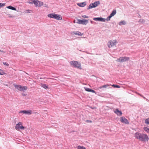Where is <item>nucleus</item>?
<instances>
[{"label": "nucleus", "mask_w": 149, "mask_h": 149, "mask_svg": "<svg viewBox=\"0 0 149 149\" xmlns=\"http://www.w3.org/2000/svg\"><path fill=\"white\" fill-rule=\"evenodd\" d=\"M134 137L136 139L142 142L147 141L149 139L148 137L146 134L138 132L135 133Z\"/></svg>", "instance_id": "obj_1"}, {"label": "nucleus", "mask_w": 149, "mask_h": 149, "mask_svg": "<svg viewBox=\"0 0 149 149\" xmlns=\"http://www.w3.org/2000/svg\"><path fill=\"white\" fill-rule=\"evenodd\" d=\"M71 65L73 67L81 69V65L80 63L77 61H72L70 62Z\"/></svg>", "instance_id": "obj_2"}, {"label": "nucleus", "mask_w": 149, "mask_h": 149, "mask_svg": "<svg viewBox=\"0 0 149 149\" xmlns=\"http://www.w3.org/2000/svg\"><path fill=\"white\" fill-rule=\"evenodd\" d=\"M130 59V58L126 56L120 57L118 58L117 61L120 62H123L128 61Z\"/></svg>", "instance_id": "obj_3"}, {"label": "nucleus", "mask_w": 149, "mask_h": 149, "mask_svg": "<svg viewBox=\"0 0 149 149\" xmlns=\"http://www.w3.org/2000/svg\"><path fill=\"white\" fill-rule=\"evenodd\" d=\"M24 127L22 125V123L21 122H19L16 125L15 128L17 130H19L20 129H24Z\"/></svg>", "instance_id": "obj_4"}, {"label": "nucleus", "mask_w": 149, "mask_h": 149, "mask_svg": "<svg viewBox=\"0 0 149 149\" xmlns=\"http://www.w3.org/2000/svg\"><path fill=\"white\" fill-rule=\"evenodd\" d=\"M77 23L79 24H82L83 25H86L88 23V21L86 19H83L82 20H80L79 19H77Z\"/></svg>", "instance_id": "obj_5"}, {"label": "nucleus", "mask_w": 149, "mask_h": 149, "mask_svg": "<svg viewBox=\"0 0 149 149\" xmlns=\"http://www.w3.org/2000/svg\"><path fill=\"white\" fill-rule=\"evenodd\" d=\"M99 1H96L93 3H92L89 6L88 8H87V10H89L93 8H95L99 4Z\"/></svg>", "instance_id": "obj_6"}, {"label": "nucleus", "mask_w": 149, "mask_h": 149, "mask_svg": "<svg viewBox=\"0 0 149 149\" xmlns=\"http://www.w3.org/2000/svg\"><path fill=\"white\" fill-rule=\"evenodd\" d=\"M116 40H113V41L110 40L109 41L108 43V47H111L116 44Z\"/></svg>", "instance_id": "obj_7"}, {"label": "nucleus", "mask_w": 149, "mask_h": 149, "mask_svg": "<svg viewBox=\"0 0 149 149\" xmlns=\"http://www.w3.org/2000/svg\"><path fill=\"white\" fill-rule=\"evenodd\" d=\"M120 121L122 123H125L126 124H129L128 120L123 116L120 118Z\"/></svg>", "instance_id": "obj_8"}, {"label": "nucleus", "mask_w": 149, "mask_h": 149, "mask_svg": "<svg viewBox=\"0 0 149 149\" xmlns=\"http://www.w3.org/2000/svg\"><path fill=\"white\" fill-rule=\"evenodd\" d=\"M22 113L25 114H29V115L31 114L32 113L31 110H23L19 112V113Z\"/></svg>", "instance_id": "obj_9"}, {"label": "nucleus", "mask_w": 149, "mask_h": 149, "mask_svg": "<svg viewBox=\"0 0 149 149\" xmlns=\"http://www.w3.org/2000/svg\"><path fill=\"white\" fill-rule=\"evenodd\" d=\"M114 113L118 116H120L122 114V111L119 110L118 109H116L114 111Z\"/></svg>", "instance_id": "obj_10"}, {"label": "nucleus", "mask_w": 149, "mask_h": 149, "mask_svg": "<svg viewBox=\"0 0 149 149\" xmlns=\"http://www.w3.org/2000/svg\"><path fill=\"white\" fill-rule=\"evenodd\" d=\"M54 19L60 20L62 19V17L60 15L55 14Z\"/></svg>", "instance_id": "obj_11"}, {"label": "nucleus", "mask_w": 149, "mask_h": 149, "mask_svg": "<svg viewBox=\"0 0 149 149\" xmlns=\"http://www.w3.org/2000/svg\"><path fill=\"white\" fill-rule=\"evenodd\" d=\"M77 5L81 7H84L86 5V2H84L77 3Z\"/></svg>", "instance_id": "obj_12"}, {"label": "nucleus", "mask_w": 149, "mask_h": 149, "mask_svg": "<svg viewBox=\"0 0 149 149\" xmlns=\"http://www.w3.org/2000/svg\"><path fill=\"white\" fill-rule=\"evenodd\" d=\"M93 20L97 21L102 22V17H95L93 18Z\"/></svg>", "instance_id": "obj_13"}, {"label": "nucleus", "mask_w": 149, "mask_h": 149, "mask_svg": "<svg viewBox=\"0 0 149 149\" xmlns=\"http://www.w3.org/2000/svg\"><path fill=\"white\" fill-rule=\"evenodd\" d=\"M27 89V87L26 86H21V88L20 91H24Z\"/></svg>", "instance_id": "obj_14"}, {"label": "nucleus", "mask_w": 149, "mask_h": 149, "mask_svg": "<svg viewBox=\"0 0 149 149\" xmlns=\"http://www.w3.org/2000/svg\"><path fill=\"white\" fill-rule=\"evenodd\" d=\"M55 13H52L49 14H48L47 16L48 17L51 18H54L55 16Z\"/></svg>", "instance_id": "obj_15"}, {"label": "nucleus", "mask_w": 149, "mask_h": 149, "mask_svg": "<svg viewBox=\"0 0 149 149\" xmlns=\"http://www.w3.org/2000/svg\"><path fill=\"white\" fill-rule=\"evenodd\" d=\"M14 85L15 86V87L19 91H20L21 88V86L20 85H16L15 84H14Z\"/></svg>", "instance_id": "obj_16"}, {"label": "nucleus", "mask_w": 149, "mask_h": 149, "mask_svg": "<svg viewBox=\"0 0 149 149\" xmlns=\"http://www.w3.org/2000/svg\"><path fill=\"white\" fill-rule=\"evenodd\" d=\"M73 32L75 34L78 35V36H82L83 35L82 33H81L80 32H79L78 31H74Z\"/></svg>", "instance_id": "obj_17"}, {"label": "nucleus", "mask_w": 149, "mask_h": 149, "mask_svg": "<svg viewBox=\"0 0 149 149\" xmlns=\"http://www.w3.org/2000/svg\"><path fill=\"white\" fill-rule=\"evenodd\" d=\"M7 8H8V9H11V10H16V8H15L14 7H13L12 6H7Z\"/></svg>", "instance_id": "obj_18"}, {"label": "nucleus", "mask_w": 149, "mask_h": 149, "mask_svg": "<svg viewBox=\"0 0 149 149\" xmlns=\"http://www.w3.org/2000/svg\"><path fill=\"white\" fill-rule=\"evenodd\" d=\"M116 10H114L112 11V13L110 14V15L112 17H113V16H114L116 14Z\"/></svg>", "instance_id": "obj_19"}, {"label": "nucleus", "mask_w": 149, "mask_h": 149, "mask_svg": "<svg viewBox=\"0 0 149 149\" xmlns=\"http://www.w3.org/2000/svg\"><path fill=\"white\" fill-rule=\"evenodd\" d=\"M39 3V1H33V3L35 5V6H38V3Z\"/></svg>", "instance_id": "obj_20"}, {"label": "nucleus", "mask_w": 149, "mask_h": 149, "mask_svg": "<svg viewBox=\"0 0 149 149\" xmlns=\"http://www.w3.org/2000/svg\"><path fill=\"white\" fill-rule=\"evenodd\" d=\"M126 22L125 21H122L119 22V25H125L126 24Z\"/></svg>", "instance_id": "obj_21"}, {"label": "nucleus", "mask_w": 149, "mask_h": 149, "mask_svg": "<svg viewBox=\"0 0 149 149\" xmlns=\"http://www.w3.org/2000/svg\"><path fill=\"white\" fill-rule=\"evenodd\" d=\"M42 87L46 89L48 88V85H47L46 84H42Z\"/></svg>", "instance_id": "obj_22"}, {"label": "nucleus", "mask_w": 149, "mask_h": 149, "mask_svg": "<svg viewBox=\"0 0 149 149\" xmlns=\"http://www.w3.org/2000/svg\"><path fill=\"white\" fill-rule=\"evenodd\" d=\"M138 22L140 23H143L145 22V20L143 19H141L139 20Z\"/></svg>", "instance_id": "obj_23"}, {"label": "nucleus", "mask_w": 149, "mask_h": 149, "mask_svg": "<svg viewBox=\"0 0 149 149\" xmlns=\"http://www.w3.org/2000/svg\"><path fill=\"white\" fill-rule=\"evenodd\" d=\"M77 149H86L85 147L79 146H77Z\"/></svg>", "instance_id": "obj_24"}, {"label": "nucleus", "mask_w": 149, "mask_h": 149, "mask_svg": "<svg viewBox=\"0 0 149 149\" xmlns=\"http://www.w3.org/2000/svg\"><path fill=\"white\" fill-rule=\"evenodd\" d=\"M6 73L3 72V70L0 69V75H3Z\"/></svg>", "instance_id": "obj_25"}, {"label": "nucleus", "mask_w": 149, "mask_h": 149, "mask_svg": "<svg viewBox=\"0 0 149 149\" xmlns=\"http://www.w3.org/2000/svg\"><path fill=\"white\" fill-rule=\"evenodd\" d=\"M145 123L147 124H149V118L146 119L145 120Z\"/></svg>", "instance_id": "obj_26"}, {"label": "nucleus", "mask_w": 149, "mask_h": 149, "mask_svg": "<svg viewBox=\"0 0 149 149\" xmlns=\"http://www.w3.org/2000/svg\"><path fill=\"white\" fill-rule=\"evenodd\" d=\"M112 86L113 87H114V88H120V86L117 85H115L114 84L112 85Z\"/></svg>", "instance_id": "obj_27"}, {"label": "nucleus", "mask_w": 149, "mask_h": 149, "mask_svg": "<svg viewBox=\"0 0 149 149\" xmlns=\"http://www.w3.org/2000/svg\"><path fill=\"white\" fill-rule=\"evenodd\" d=\"M108 87V88H109V86L108 84L103 85V88H106Z\"/></svg>", "instance_id": "obj_28"}, {"label": "nucleus", "mask_w": 149, "mask_h": 149, "mask_svg": "<svg viewBox=\"0 0 149 149\" xmlns=\"http://www.w3.org/2000/svg\"><path fill=\"white\" fill-rule=\"evenodd\" d=\"M85 90L87 91L88 92H90L91 89L88 88H85Z\"/></svg>", "instance_id": "obj_29"}, {"label": "nucleus", "mask_w": 149, "mask_h": 149, "mask_svg": "<svg viewBox=\"0 0 149 149\" xmlns=\"http://www.w3.org/2000/svg\"><path fill=\"white\" fill-rule=\"evenodd\" d=\"M112 17L110 15H109V16L107 17V18L106 19V20H107V21H109L110 20V18Z\"/></svg>", "instance_id": "obj_30"}, {"label": "nucleus", "mask_w": 149, "mask_h": 149, "mask_svg": "<svg viewBox=\"0 0 149 149\" xmlns=\"http://www.w3.org/2000/svg\"><path fill=\"white\" fill-rule=\"evenodd\" d=\"M5 5V3H0V8L1 7L4 6Z\"/></svg>", "instance_id": "obj_31"}, {"label": "nucleus", "mask_w": 149, "mask_h": 149, "mask_svg": "<svg viewBox=\"0 0 149 149\" xmlns=\"http://www.w3.org/2000/svg\"><path fill=\"white\" fill-rule=\"evenodd\" d=\"M38 6L41 7L43 5V3L42 2H39L38 3Z\"/></svg>", "instance_id": "obj_32"}, {"label": "nucleus", "mask_w": 149, "mask_h": 149, "mask_svg": "<svg viewBox=\"0 0 149 149\" xmlns=\"http://www.w3.org/2000/svg\"><path fill=\"white\" fill-rule=\"evenodd\" d=\"M137 94L138 95H140V96L143 97L144 99H146V98L143 96L141 94H140L139 93H137Z\"/></svg>", "instance_id": "obj_33"}, {"label": "nucleus", "mask_w": 149, "mask_h": 149, "mask_svg": "<svg viewBox=\"0 0 149 149\" xmlns=\"http://www.w3.org/2000/svg\"><path fill=\"white\" fill-rule=\"evenodd\" d=\"M82 17H83V18H88V16H87L85 15H82Z\"/></svg>", "instance_id": "obj_34"}, {"label": "nucleus", "mask_w": 149, "mask_h": 149, "mask_svg": "<svg viewBox=\"0 0 149 149\" xmlns=\"http://www.w3.org/2000/svg\"><path fill=\"white\" fill-rule=\"evenodd\" d=\"M3 65H6V66H9V64L8 63L6 62H3Z\"/></svg>", "instance_id": "obj_35"}, {"label": "nucleus", "mask_w": 149, "mask_h": 149, "mask_svg": "<svg viewBox=\"0 0 149 149\" xmlns=\"http://www.w3.org/2000/svg\"><path fill=\"white\" fill-rule=\"evenodd\" d=\"M28 2L30 4H32L33 3V0H30L28 1Z\"/></svg>", "instance_id": "obj_36"}, {"label": "nucleus", "mask_w": 149, "mask_h": 149, "mask_svg": "<svg viewBox=\"0 0 149 149\" xmlns=\"http://www.w3.org/2000/svg\"><path fill=\"white\" fill-rule=\"evenodd\" d=\"M86 122L91 123L92 122V121L91 120H87L86 121Z\"/></svg>", "instance_id": "obj_37"}, {"label": "nucleus", "mask_w": 149, "mask_h": 149, "mask_svg": "<svg viewBox=\"0 0 149 149\" xmlns=\"http://www.w3.org/2000/svg\"><path fill=\"white\" fill-rule=\"evenodd\" d=\"M90 92H91L93 93H95V91L94 90H93L92 89H91Z\"/></svg>", "instance_id": "obj_38"}, {"label": "nucleus", "mask_w": 149, "mask_h": 149, "mask_svg": "<svg viewBox=\"0 0 149 149\" xmlns=\"http://www.w3.org/2000/svg\"><path fill=\"white\" fill-rule=\"evenodd\" d=\"M8 17H14V16L12 15H8Z\"/></svg>", "instance_id": "obj_39"}, {"label": "nucleus", "mask_w": 149, "mask_h": 149, "mask_svg": "<svg viewBox=\"0 0 149 149\" xmlns=\"http://www.w3.org/2000/svg\"><path fill=\"white\" fill-rule=\"evenodd\" d=\"M27 11H28L27 13H30V11H31L30 10H28Z\"/></svg>", "instance_id": "obj_40"}, {"label": "nucleus", "mask_w": 149, "mask_h": 149, "mask_svg": "<svg viewBox=\"0 0 149 149\" xmlns=\"http://www.w3.org/2000/svg\"><path fill=\"white\" fill-rule=\"evenodd\" d=\"M22 95L24 96H26V94H24V93H22Z\"/></svg>", "instance_id": "obj_41"}, {"label": "nucleus", "mask_w": 149, "mask_h": 149, "mask_svg": "<svg viewBox=\"0 0 149 149\" xmlns=\"http://www.w3.org/2000/svg\"><path fill=\"white\" fill-rule=\"evenodd\" d=\"M0 52H3L4 53H5L3 50H0Z\"/></svg>", "instance_id": "obj_42"}, {"label": "nucleus", "mask_w": 149, "mask_h": 149, "mask_svg": "<svg viewBox=\"0 0 149 149\" xmlns=\"http://www.w3.org/2000/svg\"><path fill=\"white\" fill-rule=\"evenodd\" d=\"M105 20H106V19H105L103 18V22L105 21Z\"/></svg>", "instance_id": "obj_43"}, {"label": "nucleus", "mask_w": 149, "mask_h": 149, "mask_svg": "<svg viewBox=\"0 0 149 149\" xmlns=\"http://www.w3.org/2000/svg\"><path fill=\"white\" fill-rule=\"evenodd\" d=\"M147 130H148V132H149V128H148Z\"/></svg>", "instance_id": "obj_44"}, {"label": "nucleus", "mask_w": 149, "mask_h": 149, "mask_svg": "<svg viewBox=\"0 0 149 149\" xmlns=\"http://www.w3.org/2000/svg\"><path fill=\"white\" fill-rule=\"evenodd\" d=\"M139 17H141V15H139Z\"/></svg>", "instance_id": "obj_45"}, {"label": "nucleus", "mask_w": 149, "mask_h": 149, "mask_svg": "<svg viewBox=\"0 0 149 149\" xmlns=\"http://www.w3.org/2000/svg\"><path fill=\"white\" fill-rule=\"evenodd\" d=\"M102 88V87H100V88Z\"/></svg>", "instance_id": "obj_46"}, {"label": "nucleus", "mask_w": 149, "mask_h": 149, "mask_svg": "<svg viewBox=\"0 0 149 149\" xmlns=\"http://www.w3.org/2000/svg\"><path fill=\"white\" fill-rule=\"evenodd\" d=\"M91 23H92V21H91Z\"/></svg>", "instance_id": "obj_47"}]
</instances>
